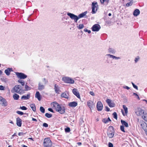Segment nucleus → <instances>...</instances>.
I'll return each instance as SVG.
<instances>
[{
    "label": "nucleus",
    "mask_w": 147,
    "mask_h": 147,
    "mask_svg": "<svg viewBox=\"0 0 147 147\" xmlns=\"http://www.w3.org/2000/svg\"><path fill=\"white\" fill-rule=\"evenodd\" d=\"M51 106L57 111L61 114L64 113L65 112V108L64 107L61 105L56 102H54L51 104Z\"/></svg>",
    "instance_id": "1"
},
{
    "label": "nucleus",
    "mask_w": 147,
    "mask_h": 147,
    "mask_svg": "<svg viewBox=\"0 0 147 147\" xmlns=\"http://www.w3.org/2000/svg\"><path fill=\"white\" fill-rule=\"evenodd\" d=\"M87 11H85L79 15L78 16L72 13L68 12L67 15L72 20H74L75 22H77L78 20L80 18L84 17L87 13Z\"/></svg>",
    "instance_id": "2"
},
{
    "label": "nucleus",
    "mask_w": 147,
    "mask_h": 147,
    "mask_svg": "<svg viewBox=\"0 0 147 147\" xmlns=\"http://www.w3.org/2000/svg\"><path fill=\"white\" fill-rule=\"evenodd\" d=\"M11 92H16L20 94H22L24 93V90L23 89L21 86L17 85H15L11 90Z\"/></svg>",
    "instance_id": "3"
},
{
    "label": "nucleus",
    "mask_w": 147,
    "mask_h": 147,
    "mask_svg": "<svg viewBox=\"0 0 147 147\" xmlns=\"http://www.w3.org/2000/svg\"><path fill=\"white\" fill-rule=\"evenodd\" d=\"M115 131L113 127L112 126H109L108 129L107 135L109 138H112L114 135Z\"/></svg>",
    "instance_id": "4"
},
{
    "label": "nucleus",
    "mask_w": 147,
    "mask_h": 147,
    "mask_svg": "<svg viewBox=\"0 0 147 147\" xmlns=\"http://www.w3.org/2000/svg\"><path fill=\"white\" fill-rule=\"evenodd\" d=\"M52 145V142L49 138L45 139L43 142L44 147H51Z\"/></svg>",
    "instance_id": "5"
},
{
    "label": "nucleus",
    "mask_w": 147,
    "mask_h": 147,
    "mask_svg": "<svg viewBox=\"0 0 147 147\" xmlns=\"http://www.w3.org/2000/svg\"><path fill=\"white\" fill-rule=\"evenodd\" d=\"M92 14L95 13L97 11L98 8V5L97 2L94 1L92 4Z\"/></svg>",
    "instance_id": "6"
},
{
    "label": "nucleus",
    "mask_w": 147,
    "mask_h": 147,
    "mask_svg": "<svg viewBox=\"0 0 147 147\" xmlns=\"http://www.w3.org/2000/svg\"><path fill=\"white\" fill-rule=\"evenodd\" d=\"M63 81L65 83L73 84L74 83V80L71 78L67 77H65L62 78Z\"/></svg>",
    "instance_id": "7"
},
{
    "label": "nucleus",
    "mask_w": 147,
    "mask_h": 147,
    "mask_svg": "<svg viewBox=\"0 0 147 147\" xmlns=\"http://www.w3.org/2000/svg\"><path fill=\"white\" fill-rule=\"evenodd\" d=\"M100 28V26L99 24H96L93 26L91 29L93 31L98 32Z\"/></svg>",
    "instance_id": "8"
},
{
    "label": "nucleus",
    "mask_w": 147,
    "mask_h": 147,
    "mask_svg": "<svg viewBox=\"0 0 147 147\" xmlns=\"http://www.w3.org/2000/svg\"><path fill=\"white\" fill-rule=\"evenodd\" d=\"M16 74L18 77L20 79H24L27 77V75L22 73L17 72L16 73Z\"/></svg>",
    "instance_id": "9"
},
{
    "label": "nucleus",
    "mask_w": 147,
    "mask_h": 147,
    "mask_svg": "<svg viewBox=\"0 0 147 147\" xmlns=\"http://www.w3.org/2000/svg\"><path fill=\"white\" fill-rule=\"evenodd\" d=\"M96 107L98 111H100L103 109V105L100 101H98Z\"/></svg>",
    "instance_id": "10"
},
{
    "label": "nucleus",
    "mask_w": 147,
    "mask_h": 147,
    "mask_svg": "<svg viewBox=\"0 0 147 147\" xmlns=\"http://www.w3.org/2000/svg\"><path fill=\"white\" fill-rule=\"evenodd\" d=\"M123 108L124 110V111L123 110H121V112L123 116H125L127 115V114L128 113V109L127 108L125 105H123Z\"/></svg>",
    "instance_id": "11"
},
{
    "label": "nucleus",
    "mask_w": 147,
    "mask_h": 147,
    "mask_svg": "<svg viewBox=\"0 0 147 147\" xmlns=\"http://www.w3.org/2000/svg\"><path fill=\"white\" fill-rule=\"evenodd\" d=\"M144 111L140 108H138L136 111V113L138 116H140L144 113Z\"/></svg>",
    "instance_id": "12"
},
{
    "label": "nucleus",
    "mask_w": 147,
    "mask_h": 147,
    "mask_svg": "<svg viewBox=\"0 0 147 147\" xmlns=\"http://www.w3.org/2000/svg\"><path fill=\"white\" fill-rule=\"evenodd\" d=\"M88 106L90 108V109H92L94 106V104L93 102L91 100L88 101L87 103Z\"/></svg>",
    "instance_id": "13"
},
{
    "label": "nucleus",
    "mask_w": 147,
    "mask_h": 147,
    "mask_svg": "<svg viewBox=\"0 0 147 147\" xmlns=\"http://www.w3.org/2000/svg\"><path fill=\"white\" fill-rule=\"evenodd\" d=\"M55 91L56 93L59 94L60 92H61L59 87L57 84H55L54 85Z\"/></svg>",
    "instance_id": "14"
},
{
    "label": "nucleus",
    "mask_w": 147,
    "mask_h": 147,
    "mask_svg": "<svg viewBox=\"0 0 147 147\" xmlns=\"http://www.w3.org/2000/svg\"><path fill=\"white\" fill-rule=\"evenodd\" d=\"M72 92L76 95L78 98H80V96L79 92L78 91L77 89L74 88L72 90Z\"/></svg>",
    "instance_id": "15"
},
{
    "label": "nucleus",
    "mask_w": 147,
    "mask_h": 147,
    "mask_svg": "<svg viewBox=\"0 0 147 147\" xmlns=\"http://www.w3.org/2000/svg\"><path fill=\"white\" fill-rule=\"evenodd\" d=\"M30 94L28 93L26 95L23 96L21 98L22 100H27L29 99L30 98Z\"/></svg>",
    "instance_id": "16"
},
{
    "label": "nucleus",
    "mask_w": 147,
    "mask_h": 147,
    "mask_svg": "<svg viewBox=\"0 0 147 147\" xmlns=\"http://www.w3.org/2000/svg\"><path fill=\"white\" fill-rule=\"evenodd\" d=\"M106 102L110 107H112L115 106V104L113 102H112V100L110 99H107Z\"/></svg>",
    "instance_id": "17"
},
{
    "label": "nucleus",
    "mask_w": 147,
    "mask_h": 147,
    "mask_svg": "<svg viewBox=\"0 0 147 147\" xmlns=\"http://www.w3.org/2000/svg\"><path fill=\"white\" fill-rule=\"evenodd\" d=\"M106 57H110L112 58L113 59H115V60H118L121 59L120 57H116L115 56L113 55H110V54H108L106 55Z\"/></svg>",
    "instance_id": "18"
},
{
    "label": "nucleus",
    "mask_w": 147,
    "mask_h": 147,
    "mask_svg": "<svg viewBox=\"0 0 147 147\" xmlns=\"http://www.w3.org/2000/svg\"><path fill=\"white\" fill-rule=\"evenodd\" d=\"M0 101L2 102V105L3 106L5 107L7 105V102L6 100L4 98L1 97V99L0 100Z\"/></svg>",
    "instance_id": "19"
},
{
    "label": "nucleus",
    "mask_w": 147,
    "mask_h": 147,
    "mask_svg": "<svg viewBox=\"0 0 147 147\" xmlns=\"http://www.w3.org/2000/svg\"><path fill=\"white\" fill-rule=\"evenodd\" d=\"M45 86L41 82H39L38 84V89L40 90H42L45 88Z\"/></svg>",
    "instance_id": "20"
},
{
    "label": "nucleus",
    "mask_w": 147,
    "mask_h": 147,
    "mask_svg": "<svg viewBox=\"0 0 147 147\" xmlns=\"http://www.w3.org/2000/svg\"><path fill=\"white\" fill-rule=\"evenodd\" d=\"M35 97L37 98L39 101H40L41 99V96L38 91H37L36 92Z\"/></svg>",
    "instance_id": "21"
},
{
    "label": "nucleus",
    "mask_w": 147,
    "mask_h": 147,
    "mask_svg": "<svg viewBox=\"0 0 147 147\" xmlns=\"http://www.w3.org/2000/svg\"><path fill=\"white\" fill-rule=\"evenodd\" d=\"M17 125L19 127H21L22 125V120L19 117L17 118L16 119Z\"/></svg>",
    "instance_id": "22"
},
{
    "label": "nucleus",
    "mask_w": 147,
    "mask_h": 147,
    "mask_svg": "<svg viewBox=\"0 0 147 147\" xmlns=\"http://www.w3.org/2000/svg\"><path fill=\"white\" fill-rule=\"evenodd\" d=\"M61 96L62 97L68 98L69 94L67 92H65L61 94Z\"/></svg>",
    "instance_id": "23"
},
{
    "label": "nucleus",
    "mask_w": 147,
    "mask_h": 147,
    "mask_svg": "<svg viewBox=\"0 0 147 147\" xmlns=\"http://www.w3.org/2000/svg\"><path fill=\"white\" fill-rule=\"evenodd\" d=\"M12 71V68H8L7 69L5 70V72L7 75L9 76L10 74V72H11Z\"/></svg>",
    "instance_id": "24"
},
{
    "label": "nucleus",
    "mask_w": 147,
    "mask_h": 147,
    "mask_svg": "<svg viewBox=\"0 0 147 147\" xmlns=\"http://www.w3.org/2000/svg\"><path fill=\"white\" fill-rule=\"evenodd\" d=\"M140 14V11L138 9H136L134 11L133 14L134 16H137Z\"/></svg>",
    "instance_id": "25"
},
{
    "label": "nucleus",
    "mask_w": 147,
    "mask_h": 147,
    "mask_svg": "<svg viewBox=\"0 0 147 147\" xmlns=\"http://www.w3.org/2000/svg\"><path fill=\"white\" fill-rule=\"evenodd\" d=\"M77 103L75 102H70L69 105L71 107H75L77 105Z\"/></svg>",
    "instance_id": "26"
},
{
    "label": "nucleus",
    "mask_w": 147,
    "mask_h": 147,
    "mask_svg": "<svg viewBox=\"0 0 147 147\" xmlns=\"http://www.w3.org/2000/svg\"><path fill=\"white\" fill-rule=\"evenodd\" d=\"M121 121L122 125L123 126H124L126 127H128V125L127 123L122 120H121Z\"/></svg>",
    "instance_id": "27"
},
{
    "label": "nucleus",
    "mask_w": 147,
    "mask_h": 147,
    "mask_svg": "<svg viewBox=\"0 0 147 147\" xmlns=\"http://www.w3.org/2000/svg\"><path fill=\"white\" fill-rule=\"evenodd\" d=\"M30 107L34 111H35L36 110V106L34 104H32L30 105Z\"/></svg>",
    "instance_id": "28"
},
{
    "label": "nucleus",
    "mask_w": 147,
    "mask_h": 147,
    "mask_svg": "<svg viewBox=\"0 0 147 147\" xmlns=\"http://www.w3.org/2000/svg\"><path fill=\"white\" fill-rule=\"evenodd\" d=\"M108 51L109 52L111 53L114 54L115 53V51L114 49L112 48L109 49Z\"/></svg>",
    "instance_id": "29"
},
{
    "label": "nucleus",
    "mask_w": 147,
    "mask_h": 147,
    "mask_svg": "<svg viewBox=\"0 0 147 147\" xmlns=\"http://www.w3.org/2000/svg\"><path fill=\"white\" fill-rule=\"evenodd\" d=\"M13 98L15 100H18L19 98V96L16 94H15L13 95Z\"/></svg>",
    "instance_id": "30"
},
{
    "label": "nucleus",
    "mask_w": 147,
    "mask_h": 147,
    "mask_svg": "<svg viewBox=\"0 0 147 147\" xmlns=\"http://www.w3.org/2000/svg\"><path fill=\"white\" fill-rule=\"evenodd\" d=\"M109 0H100L101 4H104L105 5H107L109 3Z\"/></svg>",
    "instance_id": "31"
},
{
    "label": "nucleus",
    "mask_w": 147,
    "mask_h": 147,
    "mask_svg": "<svg viewBox=\"0 0 147 147\" xmlns=\"http://www.w3.org/2000/svg\"><path fill=\"white\" fill-rule=\"evenodd\" d=\"M140 123L141 126V127H142V128L144 130V129H146L145 128L144 126H145V124H146V123L144 122H142Z\"/></svg>",
    "instance_id": "32"
},
{
    "label": "nucleus",
    "mask_w": 147,
    "mask_h": 147,
    "mask_svg": "<svg viewBox=\"0 0 147 147\" xmlns=\"http://www.w3.org/2000/svg\"><path fill=\"white\" fill-rule=\"evenodd\" d=\"M18 82L20 83L22 86H24L25 84V82L22 80H19L18 81Z\"/></svg>",
    "instance_id": "33"
},
{
    "label": "nucleus",
    "mask_w": 147,
    "mask_h": 147,
    "mask_svg": "<svg viewBox=\"0 0 147 147\" xmlns=\"http://www.w3.org/2000/svg\"><path fill=\"white\" fill-rule=\"evenodd\" d=\"M24 88L26 91L29 90L31 89V88L26 84Z\"/></svg>",
    "instance_id": "34"
},
{
    "label": "nucleus",
    "mask_w": 147,
    "mask_h": 147,
    "mask_svg": "<svg viewBox=\"0 0 147 147\" xmlns=\"http://www.w3.org/2000/svg\"><path fill=\"white\" fill-rule=\"evenodd\" d=\"M45 116L48 118H50L52 117V115L51 114L47 113L45 114Z\"/></svg>",
    "instance_id": "35"
},
{
    "label": "nucleus",
    "mask_w": 147,
    "mask_h": 147,
    "mask_svg": "<svg viewBox=\"0 0 147 147\" xmlns=\"http://www.w3.org/2000/svg\"><path fill=\"white\" fill-rule=\"evenodd\" d=\"M84 27V25L82 24H80L78 27L79 29H81L83 28Z\"/></svg>",
    "instance_id": "36"
},
{
    "label": "nucleus",
    "mask_w": 147,
    "mask_h": 147,
    "mask_svg": "<svg viewBox=\"0 0 147 147\" xmlns=\"http://www.w3.org/2000/svg\"><path fill=\"white\" fill-rule=\"evenodd\" d=\"M133 4V1H130L129 2L127 3L126 5L127 7H129L131 6Z\"/></svg>",
    "instance_id": "37"
},
{
    "label": "nucleus",
    "mask_w": 147,
    "mask_h": 147,
    "mask_svg": "<svg viewBox=\"0 0 147 147\" xmlns=\"http://www.w3.org/2000/svg\"><path fill=\"white\" fill-rule=\"evenodd\" d=\"M142 118L144 120L147 122V115L145 114L142 116Z\"/></svg>",
    "instance_id": "38"
},
{
    "label": "nucleus",
    "mask_w": 147,
    "mask_h": 147,
    "mask_svg": "<svg viewBox=\"0 0 147 147\" xmlns=\"http://www.w3.org/2000/svg\"><path fill=\"white\" fill-rule=\"evenodd\" d=\"M40 111L42 113H44L45 112V109L43 107H40Z\"/></svg>",
    "instance_id": "39"
},
{
    "label": "nucleus",
    "mask_w": 147,
    "mask_h": 147,
    "mask_svg": "<svg viewBox=\"0 0 147 147\" xmlns=\"http://www.w3.org/2000/svg\"><path fill=\"white\" fill-rule=\"evenodd\" d=\"M42 82L45 84H47L48 82V80L45 78H44L42 79Z\"/></svg>",
    "instance_id": "40"
},
{
    "label": "nucleus",
    "mask_w": 147,
    "mask_h": 147,
    "mask_svg": "<svg viewBox=\"0 0 147 147\" xmlns=\"http://www.w3.org/2000/svg\"><path fill=\"white\" fill-rule=\"evenodd\" d=\"M65 130L66 132H69L70 131V129L69 127H67L65 129Z\"/></svg>",
    "instance_id": "41"
},
{
    "label": "nucleus",
    "mask_w": 147,
    "mask_h": 147,
    "mask_svg": "<svg viewBox=\"0 0 147 147\" xmlns=\"http://www.w3.org/2000/svg\"><path fill=\"white\" fill-rule=\"evenodd\" d=\"M113 117L115 119H117V113L116 112H115L113 113Z\"/></svg>",
    "instance_id": "42"
},
{
    "label": "nucleus",
    "mask_w": 147,
    "mask_h": 147,
    "mask_svg": "<svg viewBox=\"0 0 147 147\" xmlns=\"http://www.w3.org/2000/svg\"><path fill=\"white\" fill-rule=\"evenodd\" d=\"M120 129L121 130L123 131V132H125V131L124 130V126H123V125L121 126Z\"/></svg>",
    "instance_id": "43"
},
{
    "label": "nucleus",
    "mask_w": 147,
    "mask_h": 147,
    "mask_svg": "<svg viewBox=\"0 0 147 147\" xmlns=\"http://www.w3.org/2000/svg\"><path fill=\"white\" fill-rule=\"evenodd\" d=\"M131 84H132L134 88H135L136 89L138 90V86H137L135 85V84L132 82H131Z\"/></svg>",
    "instance_id": "44"
},
{
    "label": "nucleus",
    "mask_w": 147,
    "mask_h": 147,
    "mask_svg": "<svg viewBox=\"0 0 147 147\" xmlns=\"http://www.w3.org/2000/svg\"><path fill=\"white\" fill-rule=\"evenodd\" d=\"M5 90V87L2 85L0 86V90Z\"/></svg>",
    "instance_id": "45"
},
{
    "label": "nucleus",
    "mask_w": 147,
    "mask_h": 147,
    "mask_svg": "<svg viewBox=\"0 0 147 147\" xmlns=\"http://www.w3.org/2000/svg\"><path fill=\"white\" fill-rule=\"evenodd\" d=\"M16 113L20 115H23V114H24V113L23 112H22L21 111H17Z\"/></svg>",
    "instance_id": "46"
},
{
    "label": "nucleus",
    "mask_w": 147,
    "mask_h": 147,
    "mask_svg": "<svg viewBox=\"0 0 147 147\" xmlns=\"http://www.w3.org/2000/svg\"><path fill=\"white\" fill-rule=\"evenodd\" d=\"M84 30L85 32H87L89 34H90L91 32L90 30H89L86 29H84Z\"/></svg>",
    "instance_id": "47"
},
{
    "label": "nucleus",
    "mask_w": 147,
    "mask_h": 147,
    "mask_svg": "<svg viewBox=\"0 0 147 147\" xmlns=\"http://www.w3.org/2000/svg\"><path fill=\"white\" fill-rule=\"evenodd\" d=\"M102 121L105 123H107L108 122L107 119H104L102 120Z\"/></svg>",
    "instance_id": "48"
},
{
    "label": "nucleus",
    "mask_w": 147,
    "mask_h": 147,
    "mask_svg": "<svg viewBox=\"0 0 147 147\" xmlns=\"http://www.w3.org/2000/svg\"><path fill=\"white\" fill-rule=\"evenodd\" d=\"M20 108L23 110H26L27 109L26 107L25 106L21 107Z\"/></svg>",
    "instance_id": "49"
},
{
    "label": "nucleus",
    "mask_w": 147,
    "mask_h": 147,
    "mask_svg": "<svg viewBox=\"0 0 147 147\" xmlns=\"http://www.w3.org/2000/svg\"><path fill=\"white\" fill-rule=\"evenodd\" d=\"M133 94L134 95L136 96V97H137V98H138V100H139L140 99V98L139 96L137 94H136V93H133Z\"/></svg>",
    "instance_id": "50"
},
{
    "label": "nucleus",
    "mask_w": 147,
    "mask_h": 147,
    "mask_svg": "<svg viewBox=\"0 0 147 147\" xmlns=\"http://www.w3.org/2000/svg\"><path fill=\"white\" fill-rule=\"evenodd\" d=\"M43 125L44 127H48V124L46 123H43Z\"/></svg>",
    "instance_id": "51"
},
{
    "label": "nucleus",
    "mask_w": 147,
    "mask_h": 147,
    "mask_svg": "<svg viewBox=\"0 0 147 147\" xmlns=\"http://www.w3.org/2000/svg\"><path fill=\"white\" fill-rule=\"evenodd\" d=\"M105 57H106L107 58V60H106V61L108 63H109L110 62V60H109V57H106V56H105Z\"/></svg>",
    "instance_id": "52"
},
{
    "label": "nucleus",
    "mask_w": 147,
    "mask_h": 147,
    "mask_svg": "<svg viewBox=\"0 0 147 147\" xmlns=\"http://www.w3.org/2000/svg\"><path fill=\"white\" fill-rule=\"evenodd\" d=\"M109 147H113V145L112 143L111 142H109L108 144Z\"/></svg>",
    "instance_id": "53"
},
{
    "label": "nucleus",
    "mask_w": 147,
    "mask_h": 147,
    "mask_svg": "<svg viewBox=\"0 0 147 147\" xmlns=\"http://www.w3.org/2000/svg\"><path fill=\"white\" fill-rule=\"evenodd\" d=\"M90 94L93 96H95V94L93 91L90 92Z\"/></svg>",
    "instance_id": "54"
},
{
    "label": "nucleus",
    "mask_w": 147,
    "mask_h": 147,
    "mask_svg": "<svg viewBox=\"0 0 147 147\" xmlns=\"http://www.w3.org/2000/svg\"><path fill=\"white\" fill-rule=\"evenodd\" d=\"M139 59V58H136L135 59V63H137Z\"/></svg>",
    "instance_id": "55"
},
{
    "label": "nucleus",
    "mask_w": 147,
    "mask_h": 147,
    "mask_svg": "<svg viewBox=\"0 0 147 147\" xmlns=\"http://www.w3.org/2000/svg\"><path fill=\"white\" fill-rule=\"evenodd\" d=\"M123 88L125 89H126L127 90H129L130 89V88L127 86H124L123 87Z\"/></svg>",
    "instance_id": "56"
},
{
    "label": "nucleus",
    "mask_w": 147,
    "mask_h": 147,
    "mask_svg": "<svg viewBox=\"0 0 147 147\" xmlns=\"http://www.w3.org/2000/svg\"><path fill=\"white\" fill-rule=\"evenodd\" d=\"M106 110L107 111H110V109L108 107H106Z\"/></svg>",
    "instance_id": "57"
},
{
    "label": "nucleus",
    "mask_w": 147,
    "mask_h": 147,
    "mask_svg": "<svg viewBox=\"0 0 147 147\" xmlns=\"http://www.w3.org/2000/svg\"><path fill=\"white\" fill-rule=\"evenodd\" d=\"M24 134H23V133L22 132H20L18 133V135L19 136H20Z\"/></svg>",
    "instance_id": "58"
},
{
    "label": "nucleus",
    "mask_w": 147,
    "mask_h": 147,
    "mask_svg": "<svg viewBox=\"0 0 147 147\" xmlns=\"http://www.w3.org/2000/svg\"><path fill=\"white\" fill-rule=\"evenodd\" d=\"M48 111H49L51 112H53V109H51V108H49L48 109Z\"/></svg>",
    "instance_id": "59"
},
{
    "label": "nucleus",
    "mask_w": 147,
    "mask_h": 147,
    "mask_svg": "<svg viewBox=\"0 0 147 147\" xmlns=\"http://www.w3.org/2000/svg\"><path fill=\"white\" fill-rule=\"evenodd\" d=\"M16 136V133H15L12 136V137L11 138V139H12L13 138V137Z\"/></svg>",
    "instance_id": "60"
},
{
    "label": "nucleus",
    "mask_w": 147,
    "mask_h": 147,
    "mask_svg": "<svg viewBox=\"0 0 147 147\" xmlns=\"http://www.w3.org/2000/svg\"><path fill=\"white\" fill-rule=\"evenodd\" d=\"M77 144L79 146H80L82 144V143L80 142H78L77 143Z\"/></svg>",
    "instance_id": "61"
},
{
    "label": "nucleus",
    "mask_w": 147,
    "mask_h": 147,
    "mask_svg": "<svg viewBox=\"0 0 147 147\" xmlns=\"http://www.w3.org/2000/svg\"><path fill=\"white\" fill-rule=\"evenodd\" d=\"M32 120L33 121H37V120L36 119H35V118H32Z\"/></svg>",
    "instance_id": "62"
},
{
    "label": "nucleus",
    "mask_w": 147,
    "mask_h": 147,
    "mask_svg": "<svg viewBox=\"0 0 147 147\" xmlns=\"http://www.w3.org/2000/svg\"><path fill=\"white\" fill-rule=\"evenodd\" d=\"M107 121H108V122H109V121H111V120H110V119L109 118V117L107 119Z\"/></svg>",
    "instance_id": "63"
},
{
    "label": "nucleus",
    "mask_w": 147,
    "mask_h": 147,
    "mask_svg": "<svg viewBox=\"0 0 147 147\" xmlns=\"http://www.w3.org/2000/svg\"><path fill=\"white\" fill-rule=\"evenodd\" d=\"M144 131H145L146 134L147 135V129H144Z\"/></svg>",
    "instance_id": "64"
}]
</instances>
